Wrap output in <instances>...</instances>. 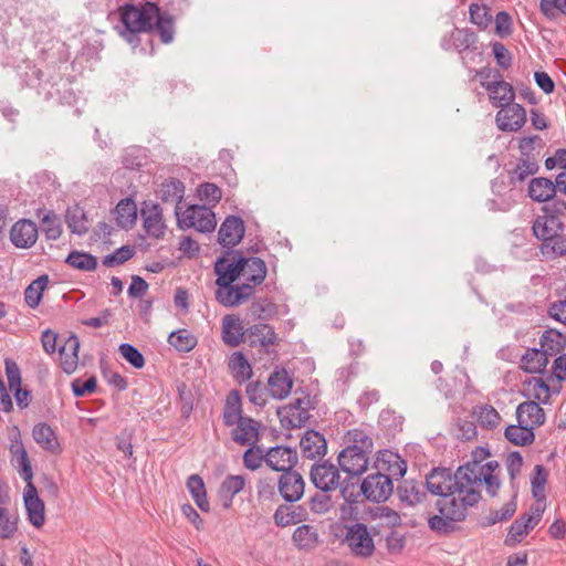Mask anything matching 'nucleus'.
<instances>
[{
	"label": "nucleus",
	"mask_w": 566,
	"mask_h": 566,
	"mask_svg": "<svg viewBox=\"0 0 566 566\" xmlns=\"http://www.w3.org/2000/svg\"><path fill=\"white\" fill-rule=\"evenodd\" d=\"M500 464L480 467L476 463L461 465L455 472L450 469H433L426 478L428 491L437 495L434 507L439 514L429 517V527L440 534L454 530V523L462 522L472 507L481 500L482 486L489 495L500 490Z\"/></svg>",
	"instance_id": "f257e3e1"
},
{
	"label": "nucleus",
	"mask_w": 566,
	"mask_h": 566,
	"mask_svg": "<svg viewBox=\"0 0 566 566\" xmlns=\"http://www.w3.org/2000/svg\"><path fill=\"white\" fill-rule=\"evenodd\" d=\"M214 272L218 275L216 284V300L223 306L232 307L249 300L253 294V285L249 283L233 284L238 279L233 269L224 266L223 260H217Z\"/></svg>",
	"instance_id": "f03ea898"
},
{
	"label": "nucleus",
	"mask_w": 566,
	"mask_h": 566,
	"mask_svg": "<svg viewBox=\"0 0 566 566\" xmlns=\"http://www.w3.org/2000/svg\"><path fill=\"white\" fill-rule=\"evenodd\" d=\"M119 13L124 25L120 35L127 42L134 43L138 33L153 30L158 7L151 2H147L142 8L134 4H124L119 8Z\"/></svg>",
	"instance_id": "7ed1b4c3"
},
{
	"label": "nucleus",
	"mask_w": 566,
	"mask_h": 566,
	"mask_svg": "<svg viewBox=\"0 0 566 566\" xmlns=\"http://www.w3.org/2000/svg\"><path fill=\"white\" fill-rule=\"evenodd\" d=\"M218 260H223L226 268L229 265V269H233L237 279H242L243 283L253 285V289L255 285H260L266 276V265L260 258H243L233 253Z\"/></svg>",
	"instance_id": "20e7f679"
},
{
	"label": "nucleus",
	"mask_w": 566,
	"mask_h": 566,
	"mask_svg": "<svg viewBox=\"0 0 566 566\" xmlns=\"http://www.w3.org/2000/svg\"><path fill=\"white\" fill-rule=\"evenodd\" d=\"M178 227L181 229L193 228L199 232H211L217 226L216 214L210 207L206 205L189 206L184 212L180 207L175 208Z\"/></svg>",
	"instance_id": "39448f33"
},
{
	"label": "nucleus",
	"mask_w": 566,
	"mask_h": 566,
	"mask_svg": "<svg viewBox=\"0 0 566 566\" xmlns=\"http://www.w3.org/2000/svg\"><path fill=\"white\" fill-rule=\"evenodd\" d=\"M343 542L355 557L366 559L375 553L374 538L368 527L363 523L357 522L346 525Z\"/></svg>",
	"instance_id": "423d86ee"
},
{
	"label": "nucleus",
	"mask_w": 566,
	"mask_h": 566,
	"mask_svg": "<svg viewBox=\"0 0 566 566\" xmlns=\"http://www.w3.org/2000/svg\"><path fill=\"white\" fill-rule=\"evenodd\" d=\"M311 398L303 394L292 402L277 409V416L285 428H301L310 418Z\"/></svg>",
	"instance_id": "0eeeda50"
},
{
	"label": "nucleus",
	"mask_w": 566,
	"mask_h": 566,
	"mask_svg": "<svg viewBox=\"0 0 566 566\" xmlns=\"http://www.w3.org/2000/svg\"><path fill=\"white\" fill-rule=\"evenodd\" d=\"M392 481L378 472L368 474L360 483V492L367 501L381 503L392 494Z\"/></svg>",
	"instance_id": "6e6552de"
},
{
	"label": "nucleus",
	"mask_w": 566,
	"mask_h": 566,
	"mask_svg": "<svg viewBox=\"0 0 566 566\" xmlns=\"http://www.w3.org/2000/svg\"><path fill=\"white\" fill-rule=\"evenodd\" d=\"M143 228L148 237L161 239L165 235L167 226L164 220L161 207L153 201H144L140 209Z\"/></svg>",
	"instance_id": "1a4fd4ad"
},
{
	"label": "nucleus",
	"mask_w": 566,
	"mask_h": 566,
	"mask_svg": "<svg viewBox=\"0 0 566 566\" xmlns=\"http://www.w3.org/2000/svg\"><path fill=\"white\" fill-rule=\"evenodd\" d=\"M369 454L355 446L346 447L338 454V465L350 476L361 475L368 469Z\"/></svg>",
	"instance_id": "9d476101"
},
{
	"label": "nucleus",
	"mask_w": 566,
	"mask_h": 566,
	"mask_svg": "<svg viewBox=\"0 0 566 566\" xmlns=\"http://www.w3.org/2000/svg\"><path fill=\"white\" fill-rule=\"evenodd\" d=\"M311 481L323 492L334 491L340 483L339 470L328 461L315 463L311 469Z\"/></svg>",
	"instance_id": "9b49d317"
},
{
	"label": "nucleus",
	"mask_w": 566,
	"mask_h": 566,
	"mask_svg": "<svg viewBox=\"0 0 566 566\" xmlns=\"http://www.w3.org/2000/svg\"><path fill=\"white\" fill-rule=\"evenodd\" d=\"M374 468L376 472L387 475L392 481L405 475L407 463L398 453L380 450L377 452Z\"/></svg>",
	"instance_id": "f8f14e48"
},
{
	"label": "nucleus",
	"mask_w": 566,
	"mask_h": 566,
	"mask_svg": "<svg viewBox=\"0 0 566 566\" xmlns=\"http://www.w3.org/2000/svg\"><path fill=\"white\" fill-rule=\"evenodd\" d=\"M297 453L290 447L276 446L264 453V462L274 471L285 473L297 463Z\"/></svg>",
	"instance_id": "ddd939ff"
},
{
	"label": "nucleus",
	"mask_w": 566,
	"mask_h": 566,
	"mask_svg": "<svg viewBox=\"0 0 566 566\" xmlns=\"http://www.w3.org/2000/svg\"><path fill=\"white\" fill-rule=\"evenodd\" d=\"M495 120L502 132H518L526 123V111L522 105L512 103L497 112Z\"/></svg>",
	"instance_id": "4468645a"
},
{
	"label": "nucleus",
	"mask_w": 566,
	"mask_h": 566,
	"mask_svg": "<svg viewBox=\"0 0 566 566\" xmlns=\"http://www.w3.org/2000/svg\"><path fill=\"white\" fill-rule=\"evenodd\" d=\"M231 438L239 446L254 447L260 440L261 423L244 417L231 427Z\"/></svg>",
	"instance_id": "2eb2a0df"
},
{
	"label": "nucleus",
	"mask_w": 566,
	"mask_h": 566,
	"mask_svg": "<svg viewBox=\"0 0 566 566\" xmlns=\"http://www.w3.org/2000/svg\"><path fill=\"white\" fill-rule=\"evenodd\" d=\"M277 489L286 502L294 503L303 496L305 483L298 472L291 470L281 474Z\"/></svg>",
	"instance_id": "dca6fc26"
},
{
	"label": "nucleus",
	"mask_w": 566,
	"mask_h": 566,
	"mask_svg": "<svg viewBox=\"0 0 566 566\" xmlns=\"http://www.w3.org/2000/svg\"><path fill=\"white\" fill-rule=\"evenodd\" d=\"M543 509L536 506L531 507L530 513L523 514L520 518L515 520L510 527L506 543H517L528 534L541 521Z\"/></svg>",
	"instance_id": "f3484780"
},
{
	"label": "nucleus",
	"mask_w": 566,
	"mask_h": 566,
	"mask_svg": "<svg viewBox=\"0 0 566 566\" xmlns=\"http://www.w3.org/2000/svg\"><path fill=\"white\" fill-rule=\"evenodd\" d=\"M10 240L19 249H29L38 240V227L29 219L17 221L10 230Z\"/></svg>",
	"instance_id": "a211bd4d"
},
{
	"label": "nucleus",
	"mask_w": 566,
	"mask_h": 566,
	"mask_svg": "<svg viewBox=\"0 0 566 566\" xmlns=\"http://www.w3.org/2000/svg\"><path fill=\"white\" fill-rule=\"evenodd\" d=\"M245 228L242 219L235 216H229L219 229V243L224 248L235 247L242 240Z\"/></svg>",
	"instance_id": "6ab92c4d"
},
{
	"label": "nucleus",
	"mask_w": 566,
	"mask_h": 566,
	"mask_svg": "<svg viewBox=\"0 0 566 566\" xmlns=\"http://www.w3.org/2000/svg\"><path fill=\"white\" fill-rule=\"evenodd\" d=\"M481 85L488 91L490 101L494 107H506L512 104L515 98L513 86L503 81L501 75L499 80L492 82H482Z\"/></svg>",
	"instance_id": "aec40b11"
},
{
	"label": "nucleus",
	"mask_w": 566,
	"mask_h": 566,
	"mask_svg": "<svg viewBox=\"0 0 566 566\" xmlns=\"http://www.w3.org/2000/svg\"><path fill=\"white\" fill-rule=\"evenodd\" d=\"M24 505L30 523L34 527H41L45 521L44 503L38 496V491L33 485L32 480H30V482H27V486L24 490Z\"/></svg>",
	"instance_id": "412c9836"
},
{
	"label": "nucleus",
	"mask_w": 566,
	"mask_h": 566,
	"mask_svg": "<svg viewBox=\"0 0 566 566\" xmlns=\"http://www.w3.org/2000/svg\"><path fill=\"white\" fill-rule=\"evenodd\" d=\"M4 363L9 388L11 391H14V398L18 406L20 408H25L30 402V392L21 388L20 368L11 358H7Z\"/></svg>",
	"instance_id": "4be33fe9"
},
{
	"label": "nucleus",
	"mask_w": 566,
	"mask_h": 566,
	"mask_svg": "<svg viewBox=\"0 0 566 566\" xmlns=\"http://www.w3.org/2000/svg\"><path fill=\"white\" fill-rule=\"evenodd\" d=\"M516 419L520 424L534 430L545 422V412L537 402L524 401L516 408Z\"/></svg>",
	"instance_id": "5701e85b"
},
{
	"label": "nucleus",
	"mask_w": 566,
	"mask_h": 566,
	"mask_svg": "<svg viewBox=\"0 0 566 566\" xmlns=\"http://www.w3.org/2000/svg\"><path fill=\"white\" fill-rule=\"evenodd\" d=\"M563 230L564 223L559 218L553 214L544 213L543 216H538L533 223L534 235L543 242L562 233Z\"/></svg>",
	"instance_id": "b1692460"
},
{
	"label": "nucleus",
	"mask_w": 566,
	"mask_h": 566,
	"mask_svg": "<svg viewBox=\"0 0 566 566\" xmlns=\"http://www.w3.org/2000/svg\"><path fill=\"white\" fill-rule=\"evenodd\" d=\"M80 340L76 335L72 334L60 347V365L67 375L73 374L78 365Z\"/></svg>",
	"instance_id": "393cba45"
},
{
	"label": "nucleus",
	"mask_w": 566,
	"mask_h": 566,
	"mask_svg": "<svg viewBox=\"0 0 566 566\" xmlns=\"http://www.w3.org/2000/svg\"><path fill=\"white\" fill-rule=\"evenodd\" d=\"M302 453L305 458L315 459L326 453L327 444L324 436L314 430H307L300 442Z\"/></svg>",
	"instance_id": "a878e982"
},
{
	"label": "nucleus",
	"mask_w": 566,
	"mask_h": 566,
	"mask_svg": "<svg viewBox=\"0 0 566 566\" xmlns=\"http://www.w3.org/2000/svg\"><path fill=\"white\" fill-rule=\"evenodd\" d=\"M244 334L241 319L233 314L226 315L222 318V340L226 345L237 347L241 344Z\"/></svg>",
	"instance_id": "bb28decb"
},
{
	"label": "nucleus",
	"mask_w": 566,
	"mask_h": 566,
	"mask_svg": "<svg viewBox=\"0 0 566 566\" xmlns=\"http://www.w3.org/2000/svg\"><path fill=\"white\" fill-rule=\"evenodd\" d=\"M293 388V379L285 369L274 370L268 379L269 394L275 399L286 398Z\"/></svg>",
	"instance_id": "cd10ccee"
},
{
	"label": "nucleus",
	"mask_w": 566,
	"mask_h": 566,
	"mask_svg": "<svg viewBox=\"0 0 566 566\" xmlns=\"http://www.w3.org/2000/svg\"><path fill=\"white\" fill-rule=\"evenodd\" d=\"M538 164L535 157H520L513 168L507 169L510 182L513 186L524 182L530 176L538 171Z\"/></svg>",
	"instance_id": "c85d7f7f"
},
{
	"label": "nucleus",
	"mask_w": 566,
	"mask_h": 566,
	"mask_svg": "<svg viewBox=\"0 0 566 566\" xmlns=\"http://www.w3.org/2000/svg\"><path fill=\"white\" fill-rule=\"evenodd\" d=\"M32 437L42 449L51 453H57L61 449L54 430L48 423L41 422L35 424L32 430Z\"/></svg>",
	"instance_id": "c756f323"
},
{
	"label": "nucleus",
	"mask_w": 566,
	"mask_h": 566,
	"mask_svg": "<svg viewBox=\"0 0 566 566\" xmlns=\"http://www.w3.org/2000/svg\"><path fill=\"white\" fill-rule=\"evenodd\" d=\"M292 541L297 549L310 552L317 546L319 537L314 526L303 524L294 530Z\"/></svg>",
	"instance_id": "7c9ffc66"
},
{
	"label": "nucleus",
	"mask_w": 566,
	"mask_h": 566,
	"mask_svg": "<svg viewBox=\"0 0 566 566\" xmlns=\"http://www.w3.org/2000/svg\"><path fill=\"white\" fill-rule=\"evenodd\" d=\"M475 42L473 32L463 29H455L441 41L443 50H457L459 52L468 50Z\"/></svg>",
	"instance_id": "2f4dec72"
},
{
	"label": "nucleus",
	"mask_w": 566,
	"mask_h": 566,
	"mask_svg": "<svg viewBox=\"0 0 566 566\" xmlns=\"http://www.w3.org/2000/svg\"><path fill=\"white\" fill-rule=\"evenodd\" d=\"M245 486V478L243 475H228L220 485L219 496L222 506L229 509L233 497L240 493Z\"/></svg>",
	"instance_id": "473e14b6"
},
{
	"label": "nucleus",
	"mask_w": 566,
	"mask_h": 566,
	"mask_svg": "<svg viewBox=\"0 0 566 566\" xmlns=\"http://www.w3.org/2000/svg\"><path fill=\"white\" fill-rule=\"evenodd\" d=\"M185 195V186L180 180L170 178L164 181L157 190V197L165 203L179 206Z\"/></svg>",
	"instance_id": "72a5a7b5"
},
{
	"label": "nucleus",
	"mask_w": 566,
	"mask_h": 566,
	"mask_svg": "<svg viewBox=\"0 0 566 566\" xmlns=\"http://www.w3.org/2000/svg\"><path fill=\"white\" fill-rule=\"evenodd\" d=\"M528 196L537 202H547L555 196L554 182L544 177L534 178L528 185Z\"/></svg>",
	"instance_id": "f704fd0d"
},
{
	"label": "nucleus",
	"mask_w": 566,
	"mask_h": 566,
	"mask_svg": "<svg viewBox=\"0 0 566 566\" xmlns=\"http://www.w3.org/2000/svg\"><path fill=\"white\" fill-rule=\"evenodd\" d=\"M244 417L242 415L240 394L237 390L230 391L227 396L222 415L224 426L232 427Z\"/></svg>",
	"instance_id": "c9c22d12"
},
{
	"label": "nucleus",
	"mask_w": 566,
	"mask_h": 566,
	"mask_svg": "<svg viewBox=\"0 0 566 566\" xmlns=\"http://www.w3.org/2000/svg\"><path fill=\"white\" fill-rule=\"evenodd\" d=\"M247 336L251 345H261L266 347L273 345L276 340L274 329L268 324H255L247 329Z\"/></svg>",
	"instance_id": "e433bc0d"
},
{
	"label": "nucleus",
	"mask_w": 566,
	"mask_h": 566,
	"mask_svg": "<svg viewBox=\"0 0 566 566\" xmlns=\"http://www.w3.org/2000/svg\"><path fill=\"white\" fill-rule=\"evenodd\" d=\"M10 451L13 455V461L19 469L20 478L25 482H30L33 478V472L27 450L22 442L12 443Z\"/></svg>",
	"instance_id": "4c0bfd02"
},
{
	"label": "nucleus",
	"mask_w": 566,
	"mask_h": 566,
	"mask_svg": "<svg viewBox=\"0 0 566 566\" xmlns=\"http://www.w3.org/2000/svg\"><path fill=\"white\" fill-rule=\"evenodd\" d=\"M505 438L515 446L526 447L534 442V430L524 424L507 426L504 432Z\"/></svg>",
	"instance_id": "58836bf2"
},
{
	"label": "nucleus",
	"mask_w": 566,
	"mask_h": 566,
	"mask_svg": "<svg viewBox=\"0 0 566 566\" xmlns=\"http://www.w3.org/2000/svg\"><path fill=\"white\" fill-rule=\"evenodd\" d=\"M118 226L130 228L137 220V207L134 200L126 198L120 200L115 209Z\"/></svg>",
	"instance_id": "ea45409f"
},
{
	"label": "nucleus",
	"mask_w": 566,
	"mask_h": 566,
	"mask_svg": "<svg viewBox=\"0 0 566 566\" xmlns=\"http://www.w3.org/2000/svg\"><path fill=\"white\" fill-rule=\"evenodd\" d=\"M523 368L527 373L537 374L542 373L547 364L548 357L544 350L531 349L525 353L522 357Z\"/></svg>",
	"instance_id": "a19ab883"
},
{
	"label": "nucleus",
	"mask_w": 566,
	"mask_h": 566,
	"mask_svg": "<svg viewBox=\"0 0 566 566\" xmlns=\"http://www.w3.org/2000/svg\"><path fill=\"white\" fill-rule=\"evenodd\" d=\"M65 219L71 232L83 235L88 231L86 216L80 206L70 207L66 210Z\"/></svg>",
	"instance_id": "79ce46f5"
},
{
	"label": "nucleus",
	"mask_w": 566,
	"mask_h": 566,
	"mask_svg": "<svg viewBox=\"0 0 566 566\" xmlns=\"http://www.w3.org/2000/svg\"><path fill=\"white\" fill-rule=\"evenodd\" d=\"M187 488L198 507L203 512H208L209 502L207 500L203 480L199 475L192 474L187 480Z\"/></svg>",
	"instance_id": "37998d69"
},
{
	"label": "nucleus",
	"mask_w": 566,
	"mask_h": 566,
	"mask_svg": "<svg viewBox=\"0 0 566 566\" xmlns=\"http://www.w3.org/2000/svg\"><path fill=\"white\" fill-rule=\"evenodd\" d=\"M42 210H39L38 217L41 218L42 230L48 240L55 241L62 234V224L60 218L53 211H43V216L41 217Z\"/></svg>",
	"instance_id": "c03bdc74"
},
{
	"label": "nucleus",
	"mask_w": 566,
	"mask_h": 566,
	"mask_svg": "<svg viewBox=\"0 0 566 566\" xmlns=\"http://www.w3.org/2000/svg\"><path fill=\"white\" fill-rule=\"evenodd\" d=\"M49 284V276L41 275L32 281L24 291V301L31 308L39 306L42 300V293Z\"/></svg>",
	"instance_id": "a18cd8bd"
},
{
	"label": "nucleus",
	"mask_w": 566,
	"mask_h": 566,
	"mask_svg": "<svg viewBox=\"0 0 566 566\" xmlns=\"http://www.w3.org/2000/svg\"><path fill=\"white\" fill-rule=\"evenodd\" d=\"M168 343L178 352L188 353L197 345V337L188 329H178L170 333Z\"/></svg>",
	"instance_id": "49530a36"
},
{
	"label": "nucleus",
	"mask_w": 566,
	"mask_h": 566,
	"mask_svg": "<svg viewBox=\"0 0 566 566\" xmlns=\"http://www.w3.org/2000/svg\"><path fill=\"white\" fill-rule=\"evenodd\" d=\"M474 415L480 426L484 429H494L500 424L501 416L496 409L490 405L478 406Z\"/></svg>",
	"instance_id": "de8ad7c7"
},
{
	"label": "nucleus",
	"mask_w": 566,
	"mask_h": 566,
	"mask_svg": "<svg viewBox=\"0 0 566 566\" xmlns=\"http://www.w3.org/2000/svg\"><path fill=\"white\" fill-rule=\"evenodd\" d=\"M65 262L76 270L87 272L95 270L97 266V259L94 255L82 251H72L67 255Z\"/></svg>",
	"instance_id": "09e8293b"
},
{
	"label": "nucleus",
	"mask_w": 566,
	"mask_h": 566,
	"mask_svg": "<svg viewBox=\"0 0 566 566\" xmlns=\"http://www.w3.org/2000/svg\"><path fill=\"white\" fill-rule=\"evenodd\" d=\"M346 447L355 446L358 450L371 453L374 442L371 437L361 429H352L345 436Z\"/></svg>",
	"instance_id": "8fccbe9b"
},
{
	"label": "nucleus",
	"mask_w": 566,
	"mask_h": 566,
	"mask_svg": "<svg viewBox=\"0 0 566 566\" xmlns=\"http://www.w3.org/2000/svg\"><path fill=\"white\" fill-rule=\"evenodd\" d=\"M541 252L547 259H556L566 254V235L559 233L544 241L541 245Z\"/></svg>",
	"instance_id": "3c124183"
},
{
	"label": "nucleus",
	"mask_w": 566,
	"mask_h": 566,
	"mask_svg": "<svg viewBox=\"0 0 566 566\" xmlns=\"http://www.w3.org/2000/svg\"><path fill=\"white\" fill-rule=\"evenodd\" d=\"M197 197L212 209L221 200L222 190L216 184L203 182L197 188Z\"/></svg>",
	"instance_id": "603ef678"
},
{
	"label": "nucleus",
	"mask_w": 566,
	"mask_h": 566,
	"mask_svg": "<svg viewBox=\"0 0 566 566\" xmlns=\"http://www.w3.org/2000/svg\"><path fill=\"white\" fill-rule=\"evenodd\" d=\"M154 28H156L164 43H170L174 40V20L168 13H161L158 9V13L154 20Z\"/></svg>",
	"instance_id": "864d4df0"
},
{
	"label": "nucleus",
	"mask_w": 566,
	"mask_h": 566,
	"mask_svg": "<svg viewBox=\"0 0 566 566\" xmlns=\"http://www.w3.org/2000/svg\"><path fill=\"white\" fill-rule=\"evenodd\" d=\"M302 521L296 507L280 505L274 513V522L277 526L286 527Z\"/></svg>",
	"instance_id": "5fc2aeb1"
},
{
	"label": "nucleus",
	"mask_w": 566,
	"mask_h": 566,
	"mask_svg": "<svg viewBox=\"0 0 566 566\" xmlns=\"http://www.w3.org/2000/svg\"><path fill=\"white\" fill-rule=\"evenodd\" d=\"M229 368L235 375V377L242 380H248L252 375V368L241 352H235L229 359Z\"/></svg>",
	"instance_id": "6e6d98bb"
},
{
	"label": "nucleus",
	"mask_w": 566,
	"mask_h": 566,
	"mask_svg": "<svg viewBox=\"0 0 566 566\" xmlns=\"http://www.w3.org/2000/svg\"><path fill=\"white\" fill-rule=\"evenodd\" d=\"M398 495L402 502L413 505L421 502L424 494L419 485L411 481H405L398 486Z\"/></svg>",
	"instance_id": "4d7b16f0"
},
{
	"label": "nucleus",
	"mask_w": 566,
	"mask_h": 566,
	"mask_svg": "<svg viewBox=\"0 0 566 566\" xmlns=\"http://www.w3.org/2000/svg\"><path fill=\"white\" fill-rule=\"evenodd\" d=\"M564 343L565 337L554 329L546 331L541 337V345L546 354L547 352H551L552 354L559 353Z\"/></svg>",
	"instance_id": "13d9d810"
},
{
	"label": "nucleus",
	"mask_w": 566,
	"mask_h": 566,
	"mask_svg": "<svg viewBox=\"0 0 566 566\" xmlns=\"http://www.w3.org/2000/svg\"><path fill=\"white\" fill-rule=\"evenodd\" d=\"M547 482V472L541 464L535 465L532 478V494L536 500L545 499V485Z\"/></svg>",
	"instance_id": "bf43d9fd"
},
{
	"label": "nucleus",
	"mask_w": 566,
	"mask_h": 566,
	"mask_svg": "<svg viewBox=\"0 0 566 566\" xmlns=\"http://www.w3.org/2000/svg\"><path fill=\"white\" fill-rule=\"evenodd\" d=\"M539 8L549 20H555L560 14L566 15V0H541Z\"/></svg>",
	"instance_id": "052dcab7"
},
{
	"label": "nucleus",
	"mask_w": 566,
	"mask_h": 566,
	"mask_svg": "<svg viewBox=\"0 0 566 566\" xmlns=\"http://www.w3.org/2000/svg\"><path fill=\"white\" fill-rule=\"evenodd\" d=\"M135 251L132 247L124 245L117 250H115L113 253L106 255L103 259V264L107 268H113L115 265H119L128 261L133 258Z\"/></svg>",
	"instance_id": "680f3d73"
},
{
	"label": "nucleus",
	"mask_w": 566,
	"mask_h": 566,
	"mask_svg": "<svg viewBox=\"0 0 566 566\" xmlns=\"http://www.w3.org/2000/svg\"><path fill=\"white\" fill-rule=\"evenodd\" d=\"M470 18L481 29H486L492 20L488 7L474 3L470 6Z\"/></svg>",
	"instance_id": "e2e57ef3"
},
{
	"label": "nucleus",
	"mask_w": 566,
	"mask_h": 566,
	"mask_svg": "<svg viewBox=\"0 0 566 566\" xmlns=\"http://www.w3.org/2000/svg\"><path fill=\"white\" fill-rule=\"evenodd\" d=\"M119 353L135 368L144 367L145 359L135 346L124 343L119 345Z\"/></svg>",
	"instance_id": "0e129e2a"
},
{
	"label": "nucleus",
	"mask_w": 566,
	"mask_h": 566,
	"mask_svg": "<svg viewBox=\"0 0 566 566\" xmlns=\"http://www.w3.org/2000/svg\"><path fill=\"white\" fill-rule=\"evenodd\" d=\"M18 530L17 517L12 516L9 511L3 507V514L0 518V537L11 538Z\"/></svg>",
	"instance_id": "69168bd1"
},
{
	"label": "nucleus",
	"mask_w": 566,
	"mask_h": 566,
	"mask_svg": "<svg viewBox=\"0 0 566 566\" xmlns=\"http://www.w3.org/2000/svg\"><path fill=\"white\" fill-rule=\"evenodd\" d=\"M264 461V453L260 448L249 447L243 453V464L249 470H256Z\"/></svg>",
	"instance_id": "338daca9"
},
{
	"label": "nucleus",
	"mask_w": 566,
	"mask_h": 566,
	"mask_svg": "<svg viewBox=\"0 0 566 566\" xmlns=\"http://www.w3.org/2000/svg\"><path fill=\"white\" fill-rule=\"evenodd\" d=\"M247 396L255 406H264L266 403V394L264 387L260 382H251L247 387Z\"/></svg>",
	"instance_id": "774afa93"
}]
</instances>
